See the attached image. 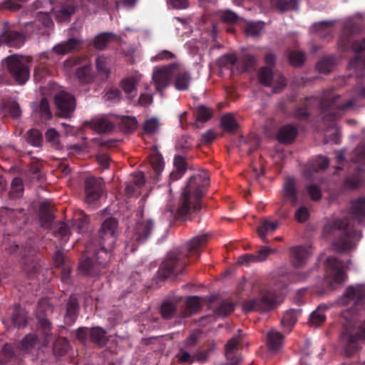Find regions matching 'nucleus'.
I'll return each instance as SVG.
<instances>
[{
    "label": "nucleus",
    "mask_w": 365,
    "mask_h": 365,
    "mask_svg": "<svg viewBox=\"0 0 365 365\" xmlns=\"http://www.w3.org/2000/svg\"><path fill=\"white\" fill-rule=\"evenodd\" d=\"M351 219L337 218L328 221L323 227L325 237L334 236L332 242L334 250L338 252L350 250L355 246L356 242L361 237L360 232L354 229V223L356 220L364 224L365 220V195L351 201L349 209Z\"/></svg>",
    "instance_id": "f257e3e1"
},
{
    "label": "nucleus",
    "mask_w": 365,
    "mask_h": 365,
    "mask_svg": "<svg viewBox=\"0 0 365 365\" xmlns=\"http://www.w3.org/2000/svg\"><path fill=\"white\" fill-rule=\"evenodd\" d=\"M118 221L113 217L106 219L99 231V242H88L79 263V270L86 276L94 277L102 272L110 260L109 251L115 242Z\"/></svg>",
    "instance_id": "f03ea898"
},
{
    "label": "nucleus",
    "mask_w": 365,
    "mask_h": 365,
    "mask_svg": "<svg viewBox=\"0 0 365 365\" xmlns=\"http://www.w3.org/2000/svg\"><path fill=\"white\" fill-rule=\"evenodd\" d=\"M313 103L319 106L323 123L327 126H333L346 110L353 109L356 99L354 98L341 102L339 95L334 94L332 90H327L320 97L305 98L303 105L294 108L293 117L301 121L308 120L311 115L309 109Z\"/></svg>",
    "instance_id": "7ed1b4c3"
},
{
    "label": "nucleus",
    "mask_w": 365,
    "mask_h": 365,
    "mask_svg": "<svg viewBox=\"0 0 365 365\" xmlns=\"http://www.w3.org/2000/svg\"><path fill=\"white\" fill-rule=\"evenodd\" d=\"M209 235H200L194 237L185 247L176 248L169 252L158 269V276L165 279L169 277L177 276L182 272L188 264V256L198 258L206 245Z\"/></svg>",
    "instance_id": "20e7f679"
},
{
    "label": "nucleus",
    "mask_w": 365,
    "mask_h": 365,
    "mask_svg": "<svg viewBox=\"0 0 365 365\" xmlns=\"http://www.w3.org/2000/svg\"><path fill=\"white\" fill-rule=\"evenodd\" d=\"M210 185V178L205 170H199L190 177L182 191L175 216L178 220H187L190 215L201 209V200Z\"/></svg>",
    "instance_id": "39448f33"
},
{
    "label": "nucleus",
    "mask_w": 365,
    "mask_h": 365,
    "mask_svg": "<svg viewBox=\"0 0 365 365\" xmlns=\"http://www.w3.org/2000/svg\"><path fill=\"white\" fill-rule=\"evenodd\" d=\"M154 227L155 222L152 219H141L133 227H129L125 235V251L130 253L136 251L151 236Z\"/></svg>",
    "instance_id": "423d86ee"
},
{
    "label": "nucleus",
    "mask_w": 365,
    "mask_h": 365,
    "mask_svg": "<svg viewBox=\"0 0 365 365\" xmlns=\"http://www.w3.org/2000/svg\"><path fill=\"white\" fill-rule=\"evenodd\" d=\"M352 161L357 167L355 172L344 180L343 186L346 190H354L365 183V143L359 144L355 148Z\"/></svg>",
    "instance_id": "0eeeda50"
},
{
    "label": "nucleus",
    "mask_w": 365,
    "mask_h": 365,
    "mask_svg": "<svg viewBox=\"0 0 365 365\" xmlns=\"http://www.w3.org/2000/svg\"><path fill=\"white\" fill-rule=\"evenodd\" d=\"M341 339L346 344V356L353 355L359 349V341L365 339V320L357 329L346 326L341 333Z\"/></svg>",
    "instance_id": "6e6552de"
},
{
    "label": "nucleus",
    "mask_w": 365,
    "mask_h": 365,
    "mask_svg": "<svg viewBox=\"0 0 365 365\" xmlns=\"http://www.w3.org/2000/svg\"><path fill=\"white\" fill-rule=\"evenodd\" d=\"M276 302V293L272 290H264L261 292L259 297L245 301L242 308L245 312H267L274 307Z\"/></svg>",
    "instance_id": "1a4fd4ad"
},
{
    "label": "nucleus",
    "mask_w": 365,
    "mask_h": 365,
    "mask_svg": "<svg viewBox=\"0 0 365 365\" xmlns=\"http://www.w3.org/2000/svg\"><path fill=\"white\" fill-rule=\"evenodd\" d=\"M177 63H170L162 67H155L152 74V81L155 91L163 97L164 91L169 86L175 75Z\"/></svg>",
    "instance_id": "9d476101"
},
{
    "label": "nucleus",
    "mask_w": 365,
    "mask_h": 365,
    "mask_svg": "<svg viewBox=\"0 0 365 365\" xmlns=\"http://www.w3.org/2000/svg\"><path fill=\"white\" fill-rule=\"evenodd\" d=\"M327 277L329 281L330 287L334 288L335 284L344 283L346 278L345 269L347 264L335 257H329L326 260Z\"/></svg>",
    "instance_id": "9b49d317"
},
{
    "label": "nucleus",
    "mask_w": 365,
    "mask_h": 365,
    "mask_svg": "<svg viewBox=\"0 0 365 365\" xmlns=\"http://www.w3.org/2000/svg\"><path fill=\"white\" fill-rule=\"evenodd\" d=\"M7 68L10 75L19 84H24L28 81L29 69L21 58L16 56L8 57Z\"/></svg>",
    "instance_id": "f8f14e48"
},
{
    "label": "nucleus",
    "mask_w": 365,
    "mask_h": 365,
    "mask_svg": "<svg viewBox=\"0 0 365 365\" xmlns=\"http://www.w3.org/2000/svg\"><path fill=\"white\" fill-rule=\"evenodd\" d=\"M365 301V284H357L347 287L342 297L338 302L341 305L346 306L353 303L354 307L362 304Z\"/></svg>",
    "instance_id": "ddd939ff"
},
{
    "label": "nucleus",
    "mask_w": 365,
    "mask_h": 365,
    "mask_svg": "<svg viewBox=\"0 0 365 365\" xmlns=\"http://www.w3.org/2000/svg\"><path fill=\"white\" fill-rule=\"evenodd\" d=\"M85 200L91 204L98 201L104 192L103 182L95 177L86 178L84 182Z\"/></svg>",
    "instance_id": "4468645a"
},
{
    "label": "nucleus",
    "mask_w": 365,
    "mask_h": 365,
    "mask_svg": "<svg viewBox=\"0 0 365 365\" xmlns=\"http://www.w3.org/2000/svg\"><path fill=\"white\" fill-rule=\"evenodd\" d=\"M54 102L58 114L63 118L70 117L76 108L74 96L63 91L56 95Z\"/></svg>",
    "instance_id": "2eb2a0df"
},
{
    "label": "nucleus",
    "mask_w": 365,
    "mask_h": 365,
    "mask_svg": "<svg viewBox=\"0 0 365 365\" xmlns=\"http://www.w3.org/2000/svg\"><path fill=\"white\" fill-rule=\"evenodd\" d=\"M242 331L238 329L237 334L232 337L225 344V356L230 365H237L240 360L238 351L242 346Z\"/></svg>",
    "instance_id": "dca6fc26"
},
{
    "label": "nucleus",
    "mask_w": 365,
    "mask_h": 365,
    "mask_svg": "<svg viewBox=\"0 0 365 365\" xmlns=\"http://www.w3.org/2000/svg\"><path fill=\"white\" fill-rule=\"evenodd\" d=\"M27 252L26 253L24 251V253L22 254V267L27 274L32 275L39 272L41 265L34 249L30 248Z\"/></svg>",
    "instance_id": "f3484780"
},
{
    "label": "nucleus",
    "mask_w": 365,
    "mask_h": 365,
    "mask_svg": "<svg viewBox=\"0 0 365 365\" xmlns=\"http://www.w3.org/2000/svg\"><path fill=\"white\" fill-rule=\"evenodd\" d=\"M309 272H295L292 274L284 273L279 274L274 279L273 285L277 290H281L287 287L292 282L305 281Z\"/></svg>",
    "instance_id": "a211bd4d"
},
{
    "label": "nucleus",
    "mask_w": 365,
    "mask_h": 365,
    "mask_svg": "<svg viewBox=\"0 0 365 365\" xmlns=\"http://www.w3.org/2000/svg\"><path fill=\"white\" fill-rule=\"evenodd\" d=\"M24 34L14 30H0V43L10 47L19 48L25 41Z\"/></svg>",
    "instance_id": "6ab92c4d"
},
{
    "label": "nucleus",
    "mask_w": 365,
    "mask_h": 365,
    "mask_svg": "<svg viewBox=\"0 0 365 365\" xmlns=\"http://www.w3.org/2000/svg\"><path fill=\"white\" fill-rule=\"evenodd\" d=\"M310 255V247L299 245L292 247L290 250L291 262L293 267L296 268H299L305 265Z\"/></svg>",
    "instance_id": "aec40b11"
},
{
    "label": "nucleus",
    "mask_w": 365,
    "mask_h": 365,
    "mask_svg": "<svg viewBox=\"0 0 365 365\" xmlns=\"http://www.w3.org/2000/svg\"><path fill=\"white\" fill-rule=\"evenodd\" d=\"M272 250L267 247L261 248L256 254H245L238 258V263L241 265H249L253 262L264 261Z\"/></svg>",
    "instance_id": "412c9836"
},
{
    "label": "nucleus",
    "mask_w": 365,
    "mask_h": 365,
    "mask_svg": "<svg viewBox=\"0 0 365 365\" xmlns=\"http://www.w3.org/2000/svg\"><path fill=\"white\" fill-rule=\"evenodd\" d=\"M298 135V129L293 124H287L282 126L277 134V140L283 144L292 143Z\"/></svg>",
    "instance_id": "4be33fe9"
},
{
    "label": "nucleus",
    "mask_w": 365,
    "mask_h": 365,
    "mask_svg": "<svg viewBox=\"0 0 365 365\" xmlns=\"http://www.w3.org/2000/svg\"><path fill=\"white\" fill-rule=\"evenodd\" d=\"M82 39L78 38H70L66 41L58 43L53 48V51L58 55H66L76 51L82 44Z\"/></svg>",
    "instance_id": "5701e85b"
},
{
    "label": "nucleus",
    "mask_w": 365,
    "mask_h": 365,
    "mask_svg": "<svg viewBox=\"0 0 365 365\" xmlns=\"http://www.w3.org/2000/svg\"><path fill=\"white\" fill-rule=\"evenodd\" d=\"M79 312V303L78 299L76 294H72L69 297L66 303V312L65 314V322L67 324H73Z\"/></svg>",
    "instance_id": "b1692460"
},
{
    "label": "nucleus",
    "mask_w": 365,
    "mask_h": 365,
    "mask_svg": "<svg viewBox=\"0 0 365 365\" xmlns=\"http://www.w3.org/2000/svg\"><path fill=\"white\" fill-rule=\"evenodd\" d=\"M173 78L176 90L183 91L189 89L192 80L191 75L188 71L180 70L178 64Z\"/></svg>",
    "instance_id": "393cba45"
},
{
    "label": "nucleus",
    "mask_w": 365,
    "mask_h": 365,
    "mask_svg": "<svg viewBox=\"0 0 365 365\" xmlns=\"http://www.w3.org/2000/svg\"><path fill=\"white\" fill-rule=\"evenodd\" d=\"M75 76L81 85L91 84L96 79V75L93 71L91 64H86L78 67L76 70Z\"/></svg>",
    "instance_id": "a878e982"
},
{
    "label": "nucleus",
    "mask_w": 365,
    "mask_h": 365,
    "mask_svg": "<svg viewBox=\"0 0 365 365\" xmlns=\"http://www.w3.org/2000/svg\"><path fill=\"white\" fill-rule=\"evenodd\" d=\"M329 164V160L327 157L317 156L308 163L307 168L304 170V175L311 178L314 173L319 170H324L327 168Z\"/></svg>",
    "instance_id": "bb28decb"
},
{
    "label": "nucleus",
    "mask_w": 365,
    "mask_h": 365,
    "mask_svg": "<svg viewBox=\"0 0 365 365\" xmlns=\"http://www.w3.org/2000/svg\"><path fill=\"white\" fill-rule=\"evenodd\" d=\"M284 197L295 206L298 203V192L295 182L292 178H287L283 185Z\"/></svg>",
    "instance_id": "cd10ccee"
},
{
    "label": "nucleus",
    "mask_w": 365,
    "mask_h": 365,
    "mask_svg": "<svg viewBox=\"0 0 365 365\" xmlns=\"http://www.w3.org/2000/svg\"><path fill=\"white\" fill-rule=\"evenodd\" d=\"M149 163L155 173L153 179L158 181L159 175L164 169V161L162 155L158 150H154L149 155Z\"/></svg>",
    "instance_id": "c85d7f7f"
},
{
    "label": "nucleus",
    "mask_w": 365,
    "mask_h": 365,
    "mask_svg": "<svg viewBox=\"0 0 365 365\" xmlns=\"http://www.w3.org/2000/svg\"><path fill=\"white\" fill-rule=\"evenodd\" d=\"M138 81L139 79L136 76H130L121 80L120 86L128 98L133 99L135 96Z\"/></svg>",
    "instance_id": "c756f323"
},
{
    "label": "nucleus",
    "mask_w": 365,
    "mask_h": 365,
    "mask_svg": "<svg viewBox=\"0 0 365 365\" xmlns=\"http://www.w3.org/2000/svg\"><path fill=\"white\" fill-rule=\"evenodd\" d=\"M89 339L92 343L100 347L104 346L108 340L106 331L99 327H92L89 329Z\"/></svg>",
    "instance_id": "7c9ffc66"
},
{
    "label": "nucleus",
    "mask_w": 365,
    "mask_h": 365,
    "mask_svg": "<svg viewBox=\"0 0 365 365\" xmlns=\"http://www.w3.org/2000/svg\"><path fill=\"white\" fill-rule=\"evenodd\" d=\"M329 307L326 304H320L316 310H314L309 317V322L311 326L318 327L324 323L326 315L324 312L328 309Z\"/></svg>",
    "instance_id": "2f4dec72"
},
{
    "label": "nucleus",
    "mask_w": 365,
    "mask_h": 365,
    "mask_svg": "<svg viewBox=\"0 0 365 365\" xmlns=\"http://www.w3.org/2000/svg\"><path fill=\"white\" fill-rule=\"evenodd\" d=\"M284 336L277 331H270L267 334V347L271 351L276 352L282 347Z\"/></svg>",
    "instance_id": "473e14b6"
},
{
    "label": "nucleus",
    "mask_w": 365,
    "mask_h": 365,
    "mask_svg": "<svg viewBox=\"0 0 365 365\" xmlns=\"http://www.w3.org/2000/svg\"><path fill=\"white\" fill-rule=\"evenodd\" d=\"M39 218L43 227L48 228L51 225L53 216L51 207L47 202H42L40 205Z\"/></svg>",
    "instance_id": "72a5a7b5"
},
{
    "label": "nucleus",
    "mask_w": 365,
    "mask_h": 365,
    "mask_svg": "<svg viewBox=\"0 0 365 365\" xmlns=\"http://www.w3.org/2000/svg\"><path fill=\"white\" fill-rule=\"evenodd\" d=\"M278 226L279 224L277 222H270L267 220H262L261 225L257 227L259 237L264 242L267 243V235L274 232Z\"/></svg>",
    "instance_id": "f704fd0d"
},
{
    "label": "nucleus",
    "mask_w": 365,
    "mask_h": 365,
    "mask_svg": "<svg viewBox=\"0 0 365 365\" xmlns=\"http://www.w3.org/2000/svg\"><path fill=\"white\" fill-rule=\"evenodd\" d=\"M11 322L15 327L19 328L26 327L27 316L25 309L20 306H16L11 315Z\"/></svg>",
    "instance_id": "c9c22d12"
},
{
    "label": "nucleus",
    "mask_w": 365,
    "mask_h": 365,
    "mask_svg": "<svg viewBox=\"0 0 365 365\" xmlns=\"http://www.w3.org/2000/svg\"><path fill=\"white\" fill-rule=\"evenodd\" d=\"M76 7L73 4H63L59 9L55 11L56 20L58 21H66L76 13Z\"/></svg>",
    "instance_id": "e433bc0d"
},
{
    "label": "nucleus",
    "mask_w": 365,
    "mask_h": 365,
    "mask_svg": "<svg viewBox=\"0 0 365 365\" xmlns=\"http://www.w3.org/2000/svg\"><path fill=\"white\" fill-rule=\"evenodd\" d=\"M220 124L222 129L227 133H235L238 129V123L231 113H227L221 117Z\"/></svg>",
    "instance_id": "4c0bfd02"
},
{
    "label": "nucleus",
    "mask_w": 365,
    "mask_h": 365,
    "mask_svg": "<svg viewBox=\"0 0 365 365\" xmlns=\"http://www.w3.org/2000/svg\"><path fill=\"white\" fill-rule=\"evenodd\" d=\"M336 65V59L334 56H326L321 58L317 63V68L319 72L328 73L332 71Z\"/></svg>",
    "instance_id": "58836bf2"
},
{
    "label": "nucleus",
    "mask_w": 365,
    "mask_h": 365,
    "mask_svg": "<svg viewBox=\"0 0 365 365\" xmlns=\"http://www.w3.org/2000/svg\"><path fill=\"white\" fill-rule=\"evenodd\" d=\"M300 313L301 311L299 309H290L286 312L281 320L283 327L287 328L289 331L297 322Z\"/></svg>",
    "instance_id": "ea45409f"
},
{
    "label": "nucleus",
    "mask_w": 365,
    "mask_h": 365,
    "mask_svg": "<svg viewBox=\"0 0 365 365\" xmlns=\"http://www.w3.org/2000/svg\"><path fill=\"white\" fill-rule=\"evenodd\" d=\"M257 76L260 83L265 86H271L273 81L274 73L272 68L262 67L257 73Z\"/></svg>",
    "instance_id": "a19ab883"
},
{
    "label": "nucleus",
    "mask_w": 365,
    "mask_h": 365,
    "mask_svg": "<svg viewBox=\"0 0 365 365\" xmlns=\"http://www.w3.org/2000/svg\"><path fill=\"white\" fill-rule=\"evenodd\" d=\"M201 309L200 297L192 296L189 297L186 301L185 317H190Z\"/></svg>",
    "instance_id": "79ce46f5"
},
{
    "label": "nucleus",
    "mask_w": 365,
    "mask_h": 365,
    "mask_svg": "<svg viewBox=\"0 0 365 365\" xmlns=\"http://www.w3.org/2000/svg\"><path fill=\"white\" fill-rule=\"evenodd\" d=\"M273 6L280 11L296 10L298 9L299 0H270Z\"/></svg>",
    "instance_id": "37998d69"
},
{
    "label": "nucleus",
    "mask_w": 365,
    "mask_h": 365,
    "mask_svg": "<svg viewBox=\"0 0 365 365\" xmlns=\"http://www.w3.org/2000/svg\"><path fill=\"white\" fill-rule=\"evenodd\" d=\"M199 335L198 332H193L190 334L184 341L182 346L180 349L195 354L197 349V344L198 342Z\"/></svg>",
    "instance_id": "c03bdc74"
},
{
    "label": "nucleus",
    "mask_w": 365,
    "mask_h": 365,
    "mask_svg": "<svg viewBox=\"0 0 365 365\" xmlns=\"http://www.w3.org/2000/svg\"><path fill=\"white\" fill-rule=\"evenodd\" d=\"M96 69L98 73L108 78L110 73V67L108 58L103 56H98L96 59Z\"/></svg>",
    "instance_id": "a18cd8bd"
},
{
    "label": "nucleus",
    "mask_w": 365,
    "mask_h": 365,
    "mask_svg": "<svg viewBox=\"0 0 365 365\" xmlns=\"http://www.w3.org/2000/svg\"><path fill=\"white\" fill-rule=\"evenodd\" d=\"M4 111L5 114H9L14 119L20 118L21 115V110L19 105L14 101H9L5 103Z\"/></svg>",
    "instance_id": "49530a36"
},
{
    "label": "nucleus",
    "mask_w": 365,
    "mask_h": 365,
    "mask_svg": "<svg viewBox=\"0 0 365 365\" xmlns=\"http://www.w3.org/2000/svg\"><path fill=\"white\" fill-rule=\"evenodd\" d=\"M176 312V304L170 301H165L160 307V313L163 319L173 318Z\"/></svg>",
    "instance_id": "de8ad7c7"
},
{
    "label": "nucleus",
    "mask_w": 365,
    "mask_h": 365,
    "mask_svg": "<svg viewBox=\"0 0 365 365\" xmlns=\"http://www.w3.org/2000/svg\"><path fill=\"white\" fill-rule=\"evenodd\" d=\"M24 192V185L22 180L19 178H15L11 182L9 196L12 199L19 198Z\"/></svg>",
    "instance_id": "09e8293b"
},
{
    "label": "nucleus",
    "mask_w": 365,
    "mask_h": 365,
    "mask_svg": "<svg viewBox=\"0 0 365 365\" xmlns=\"http://www.w3.org/2000/svg\"><path fill=\"white\" fill-rule=\"evenodd\" d=\"M43 137L41 133L37 129H31L26 133V141L34 147L41 145Z\"/></svg>",
    "instance_id": "8fccbe9b"
},
{
    "label": "nucleus",
    "mask_w": 365,
    "mask_h": 365,
    "mask_svg": "<svg viewBox=\"0 0 365 365\" xmlns=\"http://www.w3.org/2000/svg\"><path fill=\"white\" fill-rule=\"evenodd\" d=\"M358 24H344L342 31L340 36L341 46L346 47L349 43V38L354 33Z\"/></svg>",
    "instance_id": "3c124183"
},
{
    "label": "nucleus",
    "mask_w": 365,
    "mask_h": 365,
    "mask_svg": "<svg viewBox=\"0 0 365 365\" xmlns=\"http://www.w3.org/2000/svg\"><path fill=\"white\" fill-rule=\"evenodd\" d=\"M93 128L98 133H107L113 129V124L105 118H100L93 122Z\"/></svg>",
    "instance_id": "603ef678"
},
{
    "label": "nucleus",
    "mask_w": 365,
    "mask_h": 365,
    "mask_svg": "<svg viewBox=\"0 0 365 365\" xmlns=\"http://www.w3.org/2000/svg\"><path fill=\"white\" fill-rule=\"evenodd\" d=\"M37 337L35 334L26 335L18 344V348L22 351L31 350L36 344Z\"/></svg>",
    "instance_id": "864d4df0"
},
{
    "label": "nucleus",
    "mask_w": 365,
    "mask_h": 365,
    "mask_svg": "<svg viewBox=\"0 0 365 365\" xmlns=\"http://www.w3.org/2000/svg\"><path fill=\"white\" fill-rule=\"evenodd\" d=\"M68 341L64 338H58L53 342V351L55 355L63 356L68 351Z\"/></svg>",
    "instance_id": "5fc2aeb1"
},
{
    "label": "nucleus",
    "mask_w": 365,
    "mask_h": 365,
    "mask_svg": "<svg viewBox=\"0 0 365 365\" xmlns=\"http://www.w3.org/2000/svg\"><path fill=\"white\" fill-rule=\"evenodd\" d=\"M197 120L205 123L212 117V110L205 106H200L196 108Z\"/></svg>",
    "instance_id": "6e6d98bb"
},
{
    "label": "nucleus",
    "mask_w": 365,
    "mask_h": 365,
    "mask_svg": "<svg viewBox=\"0 0 365 365\" xmlns=\"http://www.w3.org/2000/svg\"><path fill=\"white\" fill-rule=\"evenodd\" d=\"M333 24H314L312 30L316 31L318 35L324 38L331 37L332 26Z\"/></svg>",
    "instance_id": "4d7b16f0"
},
{
    "label": "nucleus",
    "mask_w": 365,
    "mask_h": 365,
    "mask_svg": "<svg viewBox=\"0 0 365 365\" xmlns=\"http://www.w3.org/2000/svg\"><path fill=\"white\" fill-rule=\"evenodd\" d=\"M113 37L110 33H102L96 36L93 40L95 48L99 50L103 49Z\"/></svg>",
    "instance_id": "13d9d810"
},
{
    "label": "nucleus",
    "mask_w": 365,
    "mask_h": 365,
    "mask_svg": "<svg viewBox=\"0 0 365 365\" xmlns=\"http://www.w3.org/2000/svg\"><path fill=\"white\" fill-rule=\"evenodd\" d=\"M235 309V304L228 301L222 302L215 310V314L220 317H226Z\"/></svg>",
    "instance_id": "bf43d9fd"
},
{
    "label": "nucleus",
    "mask_w": 365,
    "mask_h": 365,
    "mask_svg": "<svg viewBox=\"0 0 365 365\" xmlns=\"http://www.w3.org/2000/svg\"><path fill=\"white\" fill-rule=\"evenodd\" d=\"M217 16L222 23H237L239 21V16L230 10L220 11L217 13Z\"/></svg>",
    "instance_id": "052dcab7"
},
{
    "label": "nucleus",
    "mask_w": 365,
    "mask_h": 365,
    "mask_svg": "<svg viewBox=\"0 0 365 365\" xmlns=\"http://www.w3.org/2000/svg\"><path fill=\"white\" fill-rule=\"evenodd\" d=\"M158 128L159 121L155 118L146 120L143 126V131L147 135H153L155 133Z\"/></svg>",
    "instance_id": "680f3d73"
},
{
    "label": "nucleus",
    "mask_w": 365,
    "mask_h": 365,
    "mask_svg": "<svg viewBox=\"0 0 365 365\" xmlns=\"http://www.w3.org/2000/svg\"><path fill=\"white\" fill-rule=\"evenodd\" d=\"M352 92L354 96L351 98H354L356 99V102L357 101V98L365 99V81L362 80L358 81L353 87ZM356 107V103L353 108H355Z\"/></svg>",
    "instance_id": "e2e57ef3"
},
{
    "label": "nucleus",
    "mask_w": 365,
    "mask_h": 365,
    "mask_svg": "<svg viewBox=\"0 0 365 365\" xmlns=\"http://www.w3.org/2000/svg\"><path fill=\"white\" fill-rule=\"evenodd\" d=\"M289 61L294 66H300L304 61V53L302 51H292L289 53Z\"/></svg>",
    "instance_id": "0e129e2a"
},
{
    "label": "nucleus",
    "mask_w": 365,
    "mask_h": 365,
    "mask_svg": "<svg viewBox=\"0 0 365 365\" xmlns=\"http://www.w3.org/2000/svg\"><path fill=\"white\" fill-rule=\"evenodd\" d=\"M40 329L42 330V333L45 336V341L47 343L49 341V338L51 336V323L46 318H41L38 321Z\"/></svg>",
    "instance_id": "69168bd1"
},
{
    "label": "nucleus",
    "mask_w": 365,
    "mask_h": 365,
    "mask_svg": "<svg viewBox=\"0 0 365 365\" xmlns=\"http://www.w3.org/2000/svg\"><path fill=\"white\" fill-rule=\"evenodd\" d=\"M241 63L243 67V71L247 72L255 68L256 58L253 55L247 53L242 57Z\"/></svg>",
    "instance_id": "338daca9"
},
{
    "label": "nucleus",
    "mask_w": 365,
    "mask_h": 365,
    "mask_svg": "<svg viewBox=\"0 0 365 365\" xmlns=\"http://www.w3.org/2000/svg\"><path fill=\"white\" fill-rule=\"evenodd\" d=\"M120 125L125 132H131L136 128L137 120L134 117L125 116L121 118Z\"/></svg>",
    "instance_id": "774afa93"
}]
</instances>
